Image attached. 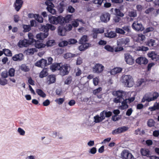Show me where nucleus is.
<instances>
[{
    "label": "nucleus",
    "instance_id": "obj_3",
    "mask_svg": "<svg viewBox=\"0 0 159 159\" xmlns=\"http://www.w3.org/2000/svg\"><path fill=\"white\" fill-rule=\"evenodd\" d=\"M70 65L68 64H65L61 65V67L60 70V74L62 76H64L68 74L70 70Z\"/></svg>",
    "mask_w": 159,
    "mask_h": 159
},
{
    "label": "nucleus",
    "instance_id": "obj_23",
    "mask_svg": "<svg viewBox=\"0 0 159 159\" xmlns=\"http://www.w3.org/2000/svg\"><path fill=\"white\" fill-rule=\"evenodd\" d=\"M56 79L55 76L54 75H49L47 77L46 82L49 84L54 83L56 81Z\"/></svg>",
    "mask_w": 159,
    "mask_h": 159
},
{
    "label": "nucleus",
    "instance_id": "obj_2",
    "mask_svg": "<svg viewBox=\"0 0 159 159\" xmlns=\"http://www.w3.org/2000/svg\"><path fill=\"white\" fill-rule=\"evenodd\" d=\"M123 83L125 86L131 87L134 84L133 79L130 75H125L123 77Z\"/></svg>",
    "mask_w": 159,
    "mask_h": 159
},
{
    "label": "nucleus",
    "instance_id": "obj_33",
    "mask_svg": "<svg viewBox=\"0 0 159 159\" xmlns=\"http://www.w3.org/2000/svg\"><path fill=\"white\" fill-rule=\"evenodd\" d=\"M102 116H105V117L108 118L111 117L112 115V112L108 111L107 110H104L101 112Z\"/></svg>",
    "mask_w": 159,
    "mask_h": 159
},
{
    "label": "nucleus",
    "instance_id": "obj_63",
    "mask_svg": "<svg viewBox=\"0 0 159 159\" xmlns=\"http://www.w3.org/2000/svg\"><path fill=\"white\" fill-rule=\"evenodd\" d=\"M47 25L48 26V30L50 29L51 30L53 31L55 30L56 28L55 26L52 24H47Z\"/></svg>",
    "mask_w": 159,
    "mask_h": 159
},
{
    "label": "nucleus",
    "instance_id": "obj_24",
    "mask_svg": "<svg viewBox=\"0 0 159 159\" xmlns=\"http://www.w3.org/2000/svg\"><path fill=\"white\" fill-rule=\"evenodd\" d=\"M3 54L5 56L8 57L11 56L12 54L11 51L10 50L5 48L3 49L2 51H0V57Z\"/></svg>",
    "mask_w": 159,
    "mask_h": 159
},
{
    "label": "nucleus",
    "instance_id": "obj_55",
    "mask_svg": "<svg viewBox=\"0 0 159 159\" xmlns=\"http://www.w3.org/2000/svg\"><path fill=\"white\" fill-rule=\"evenodd\" d=\"M123 30L124 31H126L128 33H130L131 32V30L130 29V27L128 25H125L122 27Z\"/></svg>",
    "mask_w": 159,
    "mask_h": 159
},
{
    "label": "nucleus",
    "instance_id": "obj_56",
    "mask_svg": "<svg viewBox=\"0 0 159 159\" xmlns=\"http://www.w3.org/2000/svg\"><path fill=\"white\" fill-rule=\"evenodd\" d=\"M106 1V0H94L93 2L94 3L100 6L101 5L102 3L104 2V1Z\"/></svg>",
    "mask_w": 159,
    "mask_h": 159
},
{
    "label": "nucleus",
    "instance_id": "obj_16",
    "mask_svg": "<svg viewBox=\"0 0 159 159\" xmlns=\"http://www.w3.org/2000/svg\"><path fill=\"white\" fill-rule=\"evenodd\" d=\"M148 57L154 61H159V55L156 53L155 52H151L148 54Z\"/></svg>",
    "mask_w": 159,
    "mask_h": 159
},
{
    "label": "nucleus",
    "instance_id": "obj_1",
    "mask_svg": "<svg viewBox=\"0 0 159 159\" xmlns=\"http://www.w3.org/2000/svg\"><path fill=\"white\" fill-rule=\"evenodd\" d=\"M126 95V92L123 91L119 90L116 91L115 96H117V97L115 98L113 100L114 102L116 103H120L122 102L121 105L120 107L122 110L127 109L129 107L127 104L128 100L127 99H124V98Z\"/></svg>",
    "mask_w": 159,
    "mask_h": 159
},
{
    "label": "nucleus",
    "instance_id": "obj_42",
    "mask_svg": "<svg viewBox=\"0 0 159 159\" xmlns=\"http://www.w3.org/2000/svg\"><path fill=\"white\" fill-rule=\"evenodd\" d=\"M20 70L24 72H28L30 70V69L28 66L25 64H22L20 67Z\"/></svg>",
    "mask_w": 159,
    "mask_h": 159
},
{
    "label": "nucleus",
    "instance_id": "obj_15",
    "mask_svg": "<svg viewBox=\"0 0 159 159\" xmlns=\"http://www.w3.org/2000/svg\"><path fill=\"white\" fill-rule=\"evenodd\" d=\"M23 2L22 0H16L14 4L15 9L16 11H19L22 7Z\"/></svg>",
    "mask_w": 159,
    "mask_h": 159
},
{
    "label": "nucleus",
    "instance_id": "obj_13",
    "mask_svg": "<svg viewBox=\"0 0 159 159\" xmlns=\"http://www.w3.org/2000/svg\"><path fill=\"white\" fill-rule=\"evenodd\" d=\"M35 65L39 67H41L42 68L48 66L47 61L43 59L37 61L35 63Z\"/></svg>",
    "mask_w": 159,
    "mask_h": 159
},
{
    "label": "nucleus",
    "instance_id": "obj_4",
    "mask_svg": "<svg viewBox=\"0 0 159 159\" xmlns=\"http://www.w3.org/2000/svg\"><path fill=\"white\" fill-rule=\"evenodd\" d=\"M104 66L99 63H96L92 67V71L93 73L96 74H100L103 70Z\"/></svg>",
    "mask_w": 159,
    "mask_h": 159
},
{
    "label": "nucleus",
    "instance_id": "obj_17",
    "mask_svg": "<svg viewBox=\"0 0 159 159\" xmlns=\"http://www.w3.org/2000/svg\"><path fill=\"white\" fill-rule=\"evenodd\" d=\"M67 30L63 26H60L58 27L57 33L59 35L64 36L66 35Z\"/></svg>",
    "mask_w": 159,
    "mask_h": 159
},
{
    "label": "nucleus",
    "instance_id": "obj_41",
    "mask_svg": "<svg viewBox=\"0 0 159 159\" xmlns=\"http://www.w3.org/2000/svg\"><path fill=\"white\" fill-rule=\"evenodd\" d=\"M155 40L152 39H151L147 41L146 45L149 47L153 46L155 43Z\"/></svg>",
    "mask_w": 159,
    "mask_h": 159
},
{
    "label": "nucleus",
    "instance_id": "obj_35",
    "mask_svg": "<svg viewBox=\"0 0 159 159\" xmlns=\"http://www.w3.org/2000/svg\"><path fill=\"white\" fill-rule=\"evenodd\" d=\"M88 41V36L87 35H84L81 37L79 40V43L81 44H83L86 43Z\"/></svg>",
    "mask_w": 159,
    "mask_h": 159
},
{
    "label": "nucleus",
    "instance_id": "obj_54",
    "mask_svg": "<svg viewBox=\"0 0 159 159\" xmlns=\"http://www.w3.org/2000/svg\"><path fill=\"white\" fill-rule=\"evenodd\" d=\"M15 69L13 68H10L8 71L9 75L11 77L14 76L15 75Z\"/></svg>",
    "mask_w": 159,
    "mask_h": 159
},
{
    "label": "nucleus",
    "instance_id": "obj_60",
    "mask_svg": "<svg viewBox=\"0 0 159 159\" xmlns=\"http://www.w3.org/2000/svg\"><path fill=\"white\" fill-rule=\"evenodd\" d=\"M2 77L6 78L8 77V72L7 70H5L2 72L1 74Z\"/></svg>",
    "mask_w": 159,
    "mask_h": 159
},
{
    "label": "nucleus",
    "instance_id": "obj_10",
    "mask_svg": "<svg viewBox=\"0 0 159 159\" xmlns=\"http://www.w3.org/2000/svg\"><path fill=\"white\" fill-rule=\"evenodd\" d=\"M111 15L108 12H104L101 15L100 17L101 21L104 23L108 22L110 19Z\"/></svg>",
    "mask_w": 159,
    "mask_h": 159
},
{
    "label": "nucleus",
    "instance_id": "obj_6",
    "mask_svg": "<svg viewBox=\"0 0 159 159\" xmlns=\"http://www.w3.org/2000/svg\"><path fill=\"white\" fill-rule=\"evenodd\" d=\"M28 36L29 38V40L24 39L22 40H20L19 41L18 44L20 47H27L29 44H30V40L32 39L33 35L32 34L29 33L28 34Z\"/></svg>",
    "mask_w": 159,
    "mask_h": 159
},
{
    "label": "nucleus",
    "instance_id": "obj_38",
    "mask_svg": "<svg viewBox=\"0 0 159 159\" xmlns=\"http://www.w3.org/2000/svg\"><path fill=\"white\" fill-rule=\"evenodd\" d=\"M36 92L41 97L45 98L46 96L45 93L41 89H37L36 90Z\"/></svg>",
    "mask_w": 159,
    "mask_h": 159
},
{
    "label": "nucleus",
    "instance_id": "obj_32",
    "mask_svg": "<svg viewBox=\"0 0 159 159\" xmlns=\"http://www.w3.org/2000/svg\"><path fill=\"white\" fill-rule=\"evenodd\" d=\"M105 36L109 38H112L116 37V33L113 31H111L105 33Z\"/></svg>",
    "mask_w": 159,
    "mask_h": 159
},
{
    "label": "nucleus",
    "instance_id": "obj_53",
    "mask_svg": "<svg viewBox=\"0 0 159 159\" xmlns=\"http://www.w3.org/2000/svg\"><path fill=\"white\" fill-rule=\"evenodd\" d=\"M23 27L24 29V32H28L29 31L31 30V27L30 25H24Z\"/></svg>",
    "mask_w": 159,
    "mask_h": 159
},
{
    "label": "nucleus",
    "instance_id": "obj_21",
    "mask_svg": "<svg viewBox=\"0 0 159 159\" xmlns=\"http://www.w3.org/2000/svg\"><path fill=\"white\" fill-rule=\"evenodd\" d=\"M152 97H148L146 96V101L149 102L155 100L159 96V94L157 92H154L152 93Z\"/></svg>",
    "mask_w": 159,
    "mask_h": 159
},
{
    "label": "nucleus",
    "instance_id": "obj_39",
    "mask_svg": "<svg viewBox=\"0 0 159 159\" xmlns=\"http://www.w3.org/2000/svg\"><path fill=\"white\" fill-rule=\"evenodd\" d=\"M115 15L120 17H123L124 16V14L122 13L119 9L116 8L115 9Z\"/></svg>",
    "mask_w": 159,
    "mask_h": 159
},
{
    "label": "nucleus",
    "instance_id": "obj_43",
    "mask_svg": "<svg viewBox=\"0 0 159 159\" xmlns=\"http://www.w3.org/2000/svg\"><path fill=\"white\" fill-rule=\"evenodd\" d=\"M40 29L41 31H43L44 33H48V29L47 24L46 25H42Z\"/></svg>",
    "mask_w": 159,
    "mask_h": 159
},
{
    "label": "nucleus",
    "instance_id": "obj_8",
    "mask_svg": "<svg viewBox=\"0 0 159 159\" xmlns=\"http://www.w3.org/2000/svg\"><path fill=\"white\" fill-rule=\"evenodd\" d=\"M30 45H34L35 47L38 48H43L46 46L45 44H43L39 43L38 40H36L33 38V36L32 37V39L30 40Z\"/></svg>",
    "mask_w": 159,
    "mask_h": 159
},
{
    "label": "nucleus",
    "instance_id": "obj_64",
    "mask_svg": "<svg viewBox=\"0 0 159 159\" xmlns=\"http://www.w3.org/2000/svg\"><path fill=\"white\" fill-rule=\"evenodd\" d=\"M136 8L138 11L141 12L143 10V7L141 5L138 4L136 6Z\"/></svg>",
    "mask_w": 159,
    "mask_h": 159
},
{
    "label": "nucleus",
    "instance_id": "obj_18",
    "mask_svg": "<svg viewBox=\"0 0 159 159\" xmlns=\"http://www.w3.org/2000/svg\"><path fill=\"white\" fill-rule=\"evenodd\" d=\"M129 41V39L128 38H123L119 39L117 43L118 45L124 46L127 44Z\"/></svg>",
    "mask_w": 159,
    "mask_h": 159
},
{
    "label": "nucleus",
    "instance_id": "obj_19",
    "mask_svg": "<svg viewBox=\"0 0 159 159\" xmlns=\"http://www.w3.org/2000/svg\"><path fill=\"white\" fill-rule=\"evenodd\" d=\"M104 32L103 29H94L93 30V37L94 39H96L97 38L98 34L102 33Z\"/></svg>",
    "mask_w": 159,
    "mask_h": 159
},
{
    "label": "nucleus",
    "instance_id": "obj_5",
    "mask_svg": "<svg viewBox=\"0 0 159 159\" xmlns=\"http://www.w3.org/2000/svg\"><path fill=\"white\" fill-rule=\"evenodd\" d=\"M132 27L134 30L137 31H142L144 29L142 24L139 22L138 21H135L133 23Z\"/></svg>",
    "mask_w": 159,
    "mask_h": 159
},
{
    "label": "nucleus",
    "instance_id": "obj_27",
    "mask_svg": "<svg viewBox=\"0 0 159 159\" xmlns=\"http://www.w3.org/2000/svg\"><path fill=\"white\" fill-rule=\"evenodd\" d=\"M61 63H57L53 64L51 66V69L53 71L56 70H59L61 69Z\"/></svg>",
    "mask_w": 159,
    "mask_h": 159
},
{
    "label": "nucleus",
    "instance_id": "obj_25",
    "mask_svg": "<svg viewBox=\"0 0 159 159\" xmlns=\"http://www.w3.org/2000/svg\"><path fill=\"white\" fill-rule=\"evenodd\" d=\"M100 116L99 115H96L94 117V121L96 123H98L100 122L103 120L105 118V116H102L101 113H100Z\"/></svg>",
    "mask_w": 159,
    "mask_h": 159
},
{
    "label": "nucleus",
    "instance_id": "obj_50",
    "mask_svg": "<svg viewBox=\"0 0 159 159\" xmlns=\"http://www.w3.org/2000/svg\"><path fill=\"white\" fill-rule=\"evenodd\" d=\"M37 50L35 48H32L28 49L26 50V52L29 54L32 55L34 53L37 51Z\"/></svg>",
    "mask_w": 159,
    "mask_h": 159
},
{
    "label": "nucleus",
    "instance_id": "obj_59",
    "mask_svg": "<svg viewBox=\"0 0 159 159\" xmlns=\"http://www.w3.org/2000/svg\"><path fill=\"white\" fill-rule=\"evenodd\" d=\"M83 63V59L80 57H79L76 60V64L77 65H80Z\"/></svg>",
    "mask_w": 159,
    "mask_h": 159
},
{
    "label": "nucleus",
    "instance_id": "obj_44",
    "mask_svg": "<svg viewBox=\"0 0 159 159\" xmlns=\"http://www.w3.org/2000/svg\"><path fill=\"white\" fill-rule=\"evenodd\" d=\"M75 56V54H73L70 53H67L64 55V57L65 59H68Z\"/></svg>",
    "mask_w": 159,
    "mask_h": 159
},
{
    "label": "nucleus",
    "instance_id": "obj_7",
    "mask_svg": "<svg viewBox=\"0 0 159 159\" xmlns=\"http://www.w3.org/2000/svg\"><path fill=\"white\" fill-rule=\"evenodd\" d=\"M121 157L123 159H134L132 154L127 150H124L121 154Z\"/></svg>",
    "mask_w": 159,
    "mask_h": 159
},
{
    "label": "nucleus",
    "instance_id": "obj_29",
    "mask_svg": "<svg viewBox=\"0 0 159 159\" xmlns=\"http://www.w3.org/2000/svg\"><path fill=\"white\" fill-rule=\"evenodd\" d=\"M72 17V16L70 15H67L64 17L62 16L63 24L69 22L71 20Z\"/></svg>",
    "mask_w": 159,
    "mask_h": 159
},
{
    "label": "nucleus",
    "instance_id": "obj_22",
    "mask_svg": "<svg viewBox=\"0 0 159 159\" xmlns=\"http://www.w3.org/2000/svg\"><path fill=\"white\" fill-rule=\"evenodd\" d=\"M141 155L143 156L150 157L151 156L150 151L149 149L146 148H142L140 150Z\"/></svg>",
    "mask_w": 159,
    "mask_h": 159
},
{
    "label": "nucleus",
    "instance_id": "obj_12",
    "mask_svg": "<svg viewBox=\"0 0 159 159\" xmlns=\"http://www.w3.org/2000/svg\"><path fill=\"white\" fill-rule=\"evenodd\" d=\"M136 62L140 65H146L148 63V61L146 57L141 56L136 60Z\"/></svg>",
    "mask_w": 159,
    "mask_h": 159
},
{
    "label": "nucleus",
    "instance_id": "obj_40",
    "mask_svg": "<svg viewBox=\"0 0 159 159\" xmlns=\"http://www.w3.org/2000/svg\"><path fill=\"white\" fill-rule=\"evenodd\" d=\"M34 17L38 22L42 23L43 21V18L41 16H39V14H35Z\"/></svg>",
    "mask_w": 159,
    "mask_h": 159
},
{
    "label": "nucleus",
    "instance_id": "obj_30",
    "mask_svg": "<svg viewBox=\"0 0 159 159\" xmlns=\"http://www.w3.org/2000/svg\"><path fill=\"white\" fill-rule=\"evenodd\" d=\"M91 44L89 43H85L82 44L79 47V49L80 51H84L87 49Z\"/></svg>",
    "mask_w": 159,
    "mask_h": 159
},
{
    "label": "nucleus",
    "instance_id": "obj_9",
    "mask_svg": "<svg viewBox=\"0 0 159 159\" xmlns=\"http://www.w3.org/2000/svg\"><path fill=\"white\" fill-rule=\"evenodd\" d=\"M127 127L123 126L120 127L117 129H115L112 131V134L113 135H115L117 134H120L125 132L128 129Z\"/></svg>",
    "mask_w": 159,
    "mask_h": 159
},
{
    "label": "nucleus",
    "instance_id": "obj_52",
    "mask_svg": "<svg viewBox=\"0 0 159 159\" xmlns=\"http://www.w3.org/2000/svg\"><path fill=\"white\" fill-rule=\"evenodd\" d=\"M82 20H79L78 19H77L73 21L72 22V25L74 27H77L79 25L78 21L80 22H82Z\"/></svg>",
    "mask_w": 159,
    "mask_h": 159
},
{
    "label": "nucleus",
    "instance_id": "obj_48",
    "mask_svg": "<svg viewBox=\"0 0 159 159\" xmlns=\"http://www.w3.org/2000/svg\"><path fill=\"white\" fill-rule=\"evenodd\" d=\"M69 44L68 41L66 40H63L60 42L59 43V46L61 47H64Z\"/></svg>",
    "mask_w": 159,
    "mask_h": 159
},
{
    "label": "nucleus",
    "instance_id": "obj_14",
    "mask_svg": "<svg viewBox=\"0 0 159 159\" xmlns=\"http://www.w3.org/2000/svg\"><path fill=\"white\" fill-rule=\"evenodd\" d=\"M125 60L127 64L130 65H132L134 64V59L129 54H125Z\"/></svg>",
    "mask_w": 159,
    "mask_h": 159
},
{
    "label": "nucleus",
    "instance_id": "obj_28",
    "mask_svg": "<svg viewBox=\"0 0 159 159\" xmlns=\"http://www.w3.org/2000/svg\"><path fill=\"white\" fill-rule=\"evenodd\" d=\"M122 70V68L120 67H116L111 70L110 73L111 75H115L117 73L121 72Z\"/></svg>",
    "mask_w": 159,
    "mask_h": 159
},
{
    "label": "nucleus",
    "instance_id": "obj_47",
    "mask_svg": "<svg viewBox=\"0 0 159 159\" xmlns=\"http://www.w3.org/2000/svg\"><path fill=\"white\" fill-rule=\"evenodd\" d=\"M55 40H49L47 41L45 45L47 47H51L53 46L55 44Z\"/></svg>",
    "mask_w": 159,
    "mask_h": 159
},
{
    "label": "nucleus",
    "instance_id": "obj_49",
    "mask_svg": "<svg viewBox=\"0 0 159 159\" xmlns=\"http://www.w3.org/2000/svg\"><path fill=\"white\" fill-rule=\"evenodd\" d=\"M128 15L131 17L134 18L136 17L137 16L136 11L135 10L129 12Z\"/></svg>",
    "mask_w": 159,
    "mask_h": 159
},
{
    "label": "nucleus",
    "instance_id": "obj_62",
    "mask_svg": "<svg viewBox=\"0 0 159 159\" xmlns=\"http://www.w3.org/2000/svg\"><path fill=\"white\" fill-rule=\"evenodd\" d=\"M72 81V79L71 76H69L68 77L65 81V84H70Z\"/></svg>",
    "mask_w": 159,
    "mask_h": 159
},
{
    "label": "nucleus",
    "instance_id": "obj_37",
    "mask_svg": "<svg viewBox=\"0 0 159 159\" xmlns=\"http://www.w3.org/2000/svg\"><path fill=\"white\" fill-rule=\"evenodd\" d=\"M48 75V73L46 69H43L39 74V77L40 78H43Z\"/></svg>",
    "mask_w": 159,
    "mask_h": 159
},
{
    "label": "nucleus",
    "instance_id": "obj_20",
    "mask_svg": "<svg viewBox=\"0 0 159 159\" xmlns=\"http://www.w3.org/2000/svg\"><path fill=\"white\" fill-rule=\"evenodd\" d=\"M24 55L23 54L20 53L16 54L13 56L12 58V59L15 61H20L22 60L24 58Z\"/></svg>",
    "mask_w": 159,
    "mask_h": 159
},
{
    "label": "nucleus",
    "instance_id": "obj_31",
    "mask_svg": "<svg viewBox=\"0 0 159 159\" xmlns=\"http://www.w3.org/2000/svg\"><path fill=\"white\" fill-rule=\"evenodd\" d=\"M65 7L64 2L62 1L59 3V5L58 6V10L59 13H62L64 10V7Z\"/></svg>",
    "mask_w": 159,
    "mask_h": 159
},
{
    "label": "nucleus",
    "instance_id": "obj_36",
    "mask_svg": "<svg viewBox=\"0 0 159 159\" xmlns=\"http://www.w3.org/2000/svg\"><path fill=\"white\" fill-rule=\"evenodd\" d=\"M56 16H48V21L51 24L56 25Z\"/></svg>",
    "mask_w": 159,
    "mask_h": 159
},
{
    "label": "nucleus",
    "instance_id": "obj_51",
    "mask_svg": "<svg viewBox=\"0 0 159 159\" xmlns=\"http://www.w3.org/2000/svg\"><path fill=\"white\" fill-rule=\"evenodd\" d=\"M155 122L152 119H149L147 121L148 125L149 127H152L154 125Z\"/></svg>",
    "mask_w": 159,
    "mask_h": 159
},
{
    "label": "nucleus",
    "instance_id": "obj_58",
    "mask_svg": "<svg viewBox=\"0 0 159 159\" xmlns=\"http://www.w3.org/2000/svg\"><path fill=\"white\" fill-rule=\"evenodd\" d=\"M154 28L152 27H149L147 28L144 31V33H146L150 32L153 31L154 30Z\"/></svg>",
    "mask_w": 159,
    "mask_h": 159
},
{
    "label": "nucleus",
    "instance_id": "obj_34",
    "mask_svg": "<svg viewBox=\"0 0 159 159\" xmlns=\"http://www.w3.org/2000/svg\"><path fill=\"white\" fill-rule=\"evenodd\" d=\"M62 16H59L57 17H56V25L60 24L61 25L63 24V21H62Z\"/></svg>",
    "mask_w": 159,
    "mask_h": 159
},
{
    "label": "nucleus",
    "instance_id": "obj_26",
    "mask_svg": "<svg viewBox=\"0 0 159 159\" xmlns=\"http://www.w3.org/2000/svg\"><path fill=\"white\" fill-rule=\"evenodd\" d=\"M48 35V33H40L36 35V38L38 40H43Z\"/></svg>",
    "mask_w": 159,
    "mask_h": 159
},
{
    "label": "nucleus",
    "instance_id": "obj_46",
    "mask_svg": "<svg viewBox=\"0 0 159 159\" xmlns=\"http://www.w3.org/2000/svg\"><path fill=\"white\" fill-rule=\"evenodd\" d=\"M115 32L116 33L123 35L125 34V31H124L122 28L121 29L118 27L116 28L115 29Z\"/></svg>",
    "mask_w": 159,
    "mask_h": 159
},
{
    "label": "nucleus",
    "instance_id": "obj_61",
    "mask_svg": "<svg viewBox=\"0 0 159 159\" xmlns=\"http://www.w3.org/2000/svg\"><path fill=\"white\" fill-rule=\"evenodd\" d=\"M69 44H74L77 42V40L75 39H70L68 40Z\"/></svg>",
    "mask_w": 159,
    "mask_h": 159
},
{
    "label": "nucleus",
    "instance_id": "obj_11",
    "mask_svg": "<svg viewBox=\"0 0 159 159\" xmlns=\"http://www.w3.org/2000/svg\"><path fill=\"white\" fill-rule=\"evenodd\" d=\"M46 5L47 6V9L52 14H55L56 13V11L53 8L54 4L51 2H45Z\"/></svg>",
    "mask_w": 159,
    "mask_h": 159
},
{
    "label": "nucleus",
    "instance_id": "obj_57",
    "mask_svg": "<svg viewBox=\"0 0 159 159\" xmlns=\"http://www.w3.org/2000/svg\"><path fill=\"white\" fill-rule=\"evenodd\" d=\"M121 17L116 16H114L113 18V20L114 22L115 23H118L120 22L121 20Z\"/></svg>",
    "mask_w": 159,
    "mask_h": 159
},
{
    "label": "nucleus",
    "instance_id": "obj_45",
    "mask_svg": "<svg viewBox=\"0 0 159 159\" xmlns=\"http://www.w3.org/2000/svg\"><path fill=\"white\" fill-rule=\"evenodd\" d=\"M145 39V36L144 35L142 34H139L138 35V37L137 40L138 42H140L141 41H143Z\"/></svg>",
    "mask_w": 159,
    "mask_h": 159
}]
</instances>
